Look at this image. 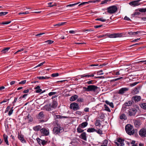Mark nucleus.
<instances>
[{"label": "nucleus", "mask_w": 146, "mask_h": 146, "mask_svg": "<svg viewBox=\"0 0 146 146\" xmlns=\"http://www.w3.org/2000/svg\"><path fill=\"white\" fill-rule=\"evenodd\" d=\"M47 143V141H46L44 140H42V141L41 142V144L43 146L45 145L46 143Z\"/></svg>", "instance_id": "55"}, {"label": "nucleus", "mask_w": 146, "mask_h": 146, "mask_svg": "<svg viewBox=\"0 0 146 146\" xmlns=\"http://www.w3.org/2000/svg\"><path fill=\"white\" fill-rule=\"evenodd\" d=\"M38 118L41 119L44 117V112L43 111H41L38 114Z\"/></svg>", "instance_id": "25"}, {"label": "nucleus", "mask_w": 146, "mask_h": 146, "mask_svg": "<svg viewBox=\"0 0 146 146\" xmlns=\"http://www.w3.org/2000/svg\"><path fill=\"white\" fill-rule=\"evenodd\" d=\"M3 137L4 141L6 143L7 145H9V144L7 139L8 137V136L5 134H4L3 135Z\"/></svg>", "instance_id": "16"}, {"label": "nucleus", "mask_w": 146, "mask_h": 146, "mask_svg": "<svg viewBox=\"0 0 146 146\" xmlns=\"http://www.w3.org/2000/svg\"><path fill=\"white\" fill-rule=\"evenodd\" d=\"M144 33V32H143V31H138L135 32H134L135 35L139 34L140 35L139 36H140V35H141V33Z\"/></svg>", "instance_id": "47"}, {"label": "nucleus", "mask_w": 146, "mask_h": 146, "mask_svg": "<svg viewBox=\"0 0 146 146\" xmlns=\"http://www.w3.org/2000/svg\"><path fill=\"white\" fill-rule=\"evenodd\" d=\"M120 118L121 120H125L127 119V117L124 114H121L120 116Z\"/></svg>", "instance_id": "28"}, {"label": "nucleus", "mask_w": 146, "mask_h": 146, "mask_svg": "<svg viewBox=\"0 0 146 146\" xmlns=\"http://www.w3.org/2000/svg\"><path fill=\"white\" fill-rule=\"evenodd\" d=\"M78 98V96L76 95H74L71 97L70 100V101H73L76 100Z\"/></svg>", "instance_id": "26"}, {"label": "nucleus", "mask_w": 146, "mask_h": 146, "mask_svg": "<svg viewBox=\"0 0 146 146\" xmlns=\"http://www.w3.org/2000/svg\"><path fill=\"white\" fill-rule=\"evenodd\" d=\"M80 137L82 139L86 141L87 140L86 134L85 132L82 133L80 135Z\"/></svg>", "instance_id": "14"}, {"label": "nucleus", "mask_w": 146, "mask_h": 146, "mask_svg": "<svg viewBox=\"0 0 146 146\" xmlns=\"http://www.w3.org/2000/svg\"><path fill=\"white\" fill-rule=\"evenodd\" d=\"M10 49V47H7L3 48L1 51V52L2 53H5L7 52Z\"/></svg>", "instance_id": "24"}, {"label": "nucleus", "mask_w": 146, "mask_h": 146, "mask_svg": "<svg viewBox=\"0 0 146 146\" xmlns=\"http://www.w3.org/2000/svg\"><path fill=\"white\" fill-rule=\"evenodd\" d=\"M104 107L105 108V110H106L107 111H108L110 112V110L109 108L108 107V106L106 104L104 105Z\"/></svg>", "instance_id": "45"}, {"label": "nucleus", "mask_w": 146, "mask_h": 146, "mask_svg": "<svg viewBox=\"0 0 146 146\" xmlns=\"http://www.w3.org/2000/svg\"><path fill=\"white\" fill-rule=\"evenodd\" d=\"M101 121L100 120H97L95 123V125L96 126H100L101 125Z\"/></svg>", "instance_id": "23"}, {"label": "nucleus", "mask_w": 146, "mask_h": 146, "mask_svg": "<svg viewBox=\"0 0 146 146\" xmlns=\"http://www.w3.org/2000/svg\"><path fill=\"white\" fill-rule=\"evenodd\" d=\"M125 130L127 133L129 135H133L135 133L133 126L130 124H127L125 126Z\"/></svg>", "instance_id": "1"}, {"label": "nucleus", "mask_w": 146, "mask_h": 146, "mask_svg": "<svg viewBox=\"0 0 146 146\" xmlns=\"http://www.w3.org/2000/svg\"><path fill=\"white\" fill-rule=\"evenodd\" d=\"M128 34L129 35H134V32H129L128 33Z\"/></svg>", "instance_id": "64"}, {"label": "nucleus", "mask_w": 146, "mask_h": 146, "mask_svg": "<svg viewBox=\"0 0 146 146\" xmlns=\"http://www.w3.org/2000/svg\"><path fill=\"white\" fill-rule=\"evenodd\" d=\"M95 131L98 134L102 135L103 134L102 131L100 129H98V130L96 129V131Z\"/></svg>", "instance_id": "40"}, {"label": "nucleus", "mask_w": 146, "mask_h": 146, "mask_svg": "<svg viewBox=\"0 0 146 146\" xmlns=\"http://www.w3.org/2000/svg\"><path fill=\"white\" fill-rule=\"evenodd\" d=\"M40 132L43 135H48L49 134V132L48 130L45 128H42L40 129Z\"/></svg>", "instance_id": "10"}, {"label": "nucleus", "mask_w": 146, "mask_h": 146, "mask_svg": "<svg viewBox=\"0 0 146 146\" xmlns=\"http://www.w3.org/2000/svg\"><path fill=\"white\" fill-rule=\"evenodd\" d=\"M17 98H15L14 100V101L13 102V106H14L16 102L17 101Z\"/></svg>", "instance_id": "60"}, {"label": "nucleus", "mask_w": 146, "mask_h": 146, "mask_svg": "<svg viewBox=\"0 0 146 146\" xmlns=\"http://www.w3.org/2000/svg\"><path fill=\"white\" fill-rule=\"evenodd\" d=\"M41 127L39 125L36 126L35 127H33V129L35 131H38L40 130V129H41Z\"/></svg>", "instance_id": "20"}, {"label": "nucleus", "mask_w": 146, "mask_h": 146, "mask_svg": "<svg viewBox=\"0 0 146 146\" xmlns=\"http://www.w3.org/2000/svg\"><path fill=\"white\" fill-rule=\"evenodd\" d=\"M94 30L93 29H85L83 30V32H85L86 31H94Z\"/></svg>", "instance_id": "46"}, {"label": "nucleus", "mask_w": 146, "mask_h": 146, "mask_svg": "<svg viewBox=\"0 0 146 146\" xmlns=\"http://www.w3.org/2000/svg\"><path fill=\"white\" fill-rule=\"evenodd\" d=\"M42 91V90L41 89H38L36 90L35 91V92L36 93H39L40 92Z\"/></svg>", "instance_id": "62"}, {"label": "nucleus", "mask_w": 146, "mask_h": 146, "mask_svg": "<svg viewBox=\"0 0 146 146\" xmlns=\"http://www.w3.org/2000/svg\"><path fill=\"white\" fill-rule=\"evenodd\" d=\"M36 140L37 141L38 143L40 145L41 143V142L42 141V140L40 139L39 138H36Z\"/></svg>", "instance_id": "50"}, {"label": "nucleus", "mask_w": 146, "mask_h": 146, "mask_svg": "<svg viewBox=\"0 0 146 146\" xmlns=\"http://www.w3.org/2000/svg\"><path fill=\"white\" fill-rule=\"evenodd\" d=\"M138 83H139V82H134V83H133L131 84L130 85V86L131 87H133V86H134L136 85H137Z\"/></svg>", "instance_id": "53"}, {"label": "nucleus", "mask_w": 146, "mask_h": 146, "mask_svg": "<svg viewBox=\"0 0 146 146\" xmlns=\"http://www.w3.org/2000/svg\"><path fill=\"white\" fill-rule=\"evenodd\" d=\"M18 137L19 139L23 143L26 142V141L24 139V137L22 135H18Z\"/></svg>", "instance_id": "17"}, {"label": "nucleus", "mask_w": 146, "mask_h": 146, "mask_svg": "<svg viewBox=\"0 0 146 146\" xmlns=\"http://www.w3.org/2000/svg\"><path fill=\"white\" fill-rule=\"evenodd\" d=\"M127 113L130 116H134L137 112V110L135 108H131L129 109Z\"/></svg>", "instance_id": "5"}, {"label": "nucleus", "mask_w": 146, "mask_h": 146, "mask_svg": "<svg viewBox=\"0 0 146 146\" xmlns=\"http://www.w3.org/2000/svg\"><path fill=\"white\" fill-rule=\"evenodd\" d=\"M11 22V21H8L3 22L1 23V24L3 25H7L8 24Z\"/></svg>", "instance_id": "48"}, {"label": "nucleus", "mask_w": 146, "mask_h": 146, "mask_svg": "<svg viewBox=\"0 0 146 146\" xmlns=\"http://www.w3.org/2000/svg\"><path fill=\"white\" fill-rule=\"evenodd\" d=\"M124 19V20H126V21H130L131 20L130 19L129 17H127V16H125V17Z\"/></svg>", "instance_id": "61"}, {"label": "nucleus", "mask_w": 146, "mask_h": 146, "mask_svg": "<svg viewBox=\"0 0 146 146\" xmlns=\"http://www.w3.org/2000/svg\"><path fill=\"white\" fill-rule=\"evenodd\" d=\"M75 113L79 115H81L82 114V112L80 111H77Z\"/></svg>", "instance_id": "51"}, {"label": "nucleus", "mask_w": 146, "mask_h": 146, "mask_svg": "<svg viewBox=\"0 0 146 146\" xmlns=\"http://www.w3.org/2000/svg\"><path fill=\"white\" fill-rule=\"evenodd\" d=\"M70 108L71 109L76 110L80 109V107L77 104L74 103L71 104L70 105Z\"/></svg>", "instance_id": "7"}, {"label": "nucleus", "mask_w": 146, "mask_h": 146, "mask_svg": "<svg viewBox=\"0 0 146 146\" xmlns=\"http://www.w3.org/2000/svg\"><path fill=\"white\" fill-rule=\"evenodd\" d=\"M133 103V102L131 101H129L127 102H125L124 105L126 106H129L131 105Z\"/></svg>", "instance_id": "29"}, {"label": "nucleus", "mask_w": 146, "mask_h": 146, "mask_svg": "<svg viewBox=\"0 0 146 146\" xmlns=\"http://www.w3.org/2000/svg\"><path fill=\"white\" fill-rule=\"evenodd\" d=\"M96 131V129L94 128H89L88 129L87 131L88 132H93Z\"/></svg>", "instance_id": "32"}, {"label": "nucleus", "mask_w": 146, "mask_h": 146, "mask_svg": "<svg viewBox=\"0 0 146 146\" xmlns=\"http://www.w3.org/2000/svg\"><path fill=\"white\" fill-rule=\"evenodd\" d=\"M139 134L141 137H146V128H142L139 131Z\"/></svg>", "instance_id": "6"}, {"label": "nucleus", "mask_w": 146, "mask_h": 146, "mask_svg": "<svg viewBox=\"0 0 146 146\" xmlns=\"http://www.w3.org/2000/svg\"><path fill=\"white\" fill-rule=\"evenodd\" d=\"M140 13L139 12H135L133 13V14L131 15L132 17H134L136 15H139L140 14Z\"/></svg>", "instance_id": "35"}, {"label": "nucleus", "mask_w": 146, "mask_h": 146, "mask_svg": "<svg viewBox=\"0 0 146 146\" xmlns=\"http://www.w3.org/2000/svg\"><path fill=\"white\" fill-rule=\"evenodd\" d=\"M56 117L57 118H67L68 117L67 116H64L60 115H56Z\"/></svg>", "instance_id": "36"}, {"label": "nucleus", "mask_w": 146, "mask_h": 146, "mask_svg": "<svg viewBox=\"0 0 146 146\" xmlns=\"http://www.w3.org/2000/svg\"><path fill=\"white\" fill-rule=\"evenodd\" d=\"M62 129V128L60 126L54 127L53 129V133L56 135L60 133V131Z\"/></svg>", "instance_id": "8"}, {"label": "nucleus", "mask_w": 146, "mask_h": 146, "mask_svg": "<svg viewBox=\"0 0 146 146\" xmlns=\"http://www.w3.org/2000/svg\"><path fill=\"white\" fill-rule=\"evenodd\" d=\"M13 109H11L9 111L8 113V115L9 116L11 115L13 113Z\"/></svg>", "instance_id": "56"}, {"label": "nucleus", "mask_w": 146, "mask_h": 146, "mask_svg": "<svg viewBox=\"0 0 146 146\" xmlns=\"http://www.w3.org/2000/svg\"><path fill=\"white\" fill-rule=\"evenodd\" d=\"M129 90V88H122L119 90L118 93L119 94L123 95L128 91Z\"/></svg>", "instance_id": "9"}, {"label": "nucleus", "mask_w": 146, "mask_h": 146, "mask_svg": "<svg viewBox=\"0 0 146 146\" xmlns=\"http://www.w3.org/2000/svg\"><path fill=\"white\" fill-rule=\"evenodd\" d=\"M124 141V140L120 138H119L117 140V141L120 143V145L121 146H122L124 145V144L123 143Z\"/></svg>", "instance_id": "18"}, {"label": "nucleus", "mask_w": 146, "mask_h": 146, "mask_svg": "<svg viewBox=\"0 0 146 146\" xmlns=\"http://www.w3.org/2000/svg\"><path fill=\"white\" fill-rule=\"evenodd\" d=\"M82 127L80 125H79L77 129V132L78 133H81L84 130L82 129Z\"/></svg>", "instance_id": "22"}, {"label": "nucleus", "mask_w": 146, "mask_h": 146, "mask_svg": "<svg viewBox=\"0 0 146 146\" xmlns=\"http://www.w3.org/2000/svg\"><path fill=\"white\" fill-rule=\"evenodd\" d=\"M59 75L58 73H53L51 74V76L53 77H55L58 76Z\"/></svg>", "instance_id": "44"}, {"label": "nucleus", "mask_w": 146, "mask_h": 146, "mask_svg": "<svg viewBox=\"0 0 146 146\" xmlns=\"http://www.w3.org/2000/svg\"><path fill=\"white\" fill-rule=\"evenodd\" d=\"M45 62H43L40 63V64H38L37 66H36L35 67L36 68V67H40V66H42L45 63Z\"/></svg>", "instance_id": "58"}, {"label": "nucleus", "mask_w": 146, "mask_h": 146, "mask_svg": "<svg viewBox=\"0 0 146 146\" xmlns=\"http://www.w3.org/2000/svg\"><path fill=\"white\" fill-rule=\"evenodd\" d=\"M54 41L52 40H48L46 41H45V42L47 43V44H51L53 43Z\"/></svg>", "instance_id": "42"}, {"label": "nucleus", "mask_w": 146, "mask_h": 146, "mask_svg": "<svg viewBox=\"0 0 146 146\" xmlns=\"http://www.w3.org/2000/svg\"><path fill=\"white\" fill-rule=\"evenodd\" d=\"M107 37L110 38H115L117 37H121L122 34L121 33H114L110 34H107Z\"/></svg>", "instance_id": "4"}, {"label": "nucleus", "mask_w": 146, "mask_h": 146, "mask_svg": "<svg viewBox=\"0 0 146 146\" xmlns=\"http://www.w3.org/2000/svg\"><path fill=\"white\" fill-rule=\"evenodd\" d=\"M27 119H29V122H30L32 121L33 119L32 117L30 115V114H29L27 117Z\"/></svg>", "instance_id": "31"}, {"label": "nucleus", "mask_w": 146, "mask_h": 146, "mask_svg": "<svg viewBox=\"0 0 146 146\" xmlns=\"http://www.w3.org/2000/svg\"><path fill=\"white\" fill-rule=\"evenodd\" d=\"M108 142V141L107 140H105L104 141L103 143L101 145V146H107V145Z\"/></svg>", "instance_id": "33"}, {"label": "nucleus", "mask_w": 146, "mask_h": 146, "mask_svg": "<svg viewBox=\"0 0 146 146\" xmlns=\"http://www.w3.org/2000/svg\"><path fill=\"white\" fill-rule=\"evenodd\" d=\"M50 77H47V76H38L37 78L39 80H44L46 79H48Z\"/></svg>", "instance_id": "27"}, {"label": "nucleus", "mask_w": 146, "mask_h": 146, "mask_svg": "<svg viewBox=\"0 0 146 146\" xmlns=\"http://www.w3.org/2000/svg\"><path fill=\"white\" fill-rule=\"evenodd\" d=\"M89 77H90V74H85L83 75L78 76V77L79 78L84 77L89 78Z\"/></svg>", "instance_id": "19"}, {"label": "nucleus", "mask_w": 146, "mask_h": 146, "mask_svg": "<svg viewBox=\"0 0 146 146\" xmlns=\"http://www.w3.org/2000/svg\"><path fill=\"white\" fill-rule=\"evenodd\" d=\"M45 108H46V110L48 111H50L51 110V109L50 108L46 106H45Z\"/></svg>", "instance_id": "63"}, {"label": "nucleus", "mask_w": 146, "mask_h": 146, "mask_svg": "<svg viewBox=\"0 0 146 146\" xmlns=\"http://www.w3.org/2000/svg\"><path fill=\"white\" fill-rule=\"evenodd\" d=\"M7 12H0V16L5 15L8 13Z\"/></svg>", "instance_id": "41"}, {"label": "nucleus", "mask_w": 146, "mask_h": 146, "mask_svg": "<svg viewBox=\"0 0 146 146\" xmlns=\"http://www.w3.org/2000/svg\"><path fill=\"white\" fill-rule=\"evenodd\" d=\"M56 94V92H50L48 93V95L49 96H51L52 95H55Z\"/></svg>", "instance_id": "54"}, {"label": "nucleus", "mask_w": 146, "mask_h": 146, "mask_svg": "<svg viewBox=\"0 0 146 146\" xmlns=\"http://www.w3.org/2000/svg\"><path fill=\"white\" fill-rule=\"evenodd\" d=\"M29 13L28 11H26L25 12H20L19 13V15L21 14H29Z\"/></svg>", "instance_id": "52"}, {"label": "nucleus", "mask_w": 146, "mask_h": 146, "mask_svg": "<svg viewBox=\"0 0 146 146\" xmlns=\"http://www.w3.org/2000/svg\"><path fill=\"white\" fill-rule=\"evenodd\" d=\"M80 3V2H79L78 3H74V4H69V5H67L66 6V7H72Z\"/></svg>", "instance_id": "39"}, {"label": "nucleus", "mask_w": 146, "mask_h": 146, "mask_svg": "<svg viewBox=\"0 0 146 146\" xmlns=\"http://www.w3.org/2000/svg\"><path fill=\"white\" fill-rule=\"evenodd\" d=\"M141 99L140 96H134L132 98V100L134 101L135 102L140 101Z\"/></svg>", "instance_id": "12"}, {"label": "nucleus", "mask_w": 146, "mask_h": 146, "mask_svg": "<svg viewBox=\"0 0 146 146\" xmlns=\"http://www.w3.org/2000/svg\"><path fill=\"white\" fill-rule=\"evenodd\" d=\"M134 123L135 126L136 127H138L141 124L140 121L138 119L135 120L134 121Z\"/></svg>", "instance_id": "15"}, {"label": "nucleus", "mask_w": 146, "mask_h": 146, "mask_svg": "<svg viewBox=\"0 0 146 146\" xmlns=\"http://www.w3.org/2000/svg\"><path fill=\"white\" fill-rule=\"evenodd\" d=\"M88 123L87 122H83L79 125L82 128H84L86 127L88 125Z\"/></svg>", "instance_id": "21"}, {"label": "nucleus", "mask_w": 146, "mask_h": 146, "mask_svg": "<svg viewBox=\"0 0 146 146\" xmlns=\"http://www.w3.org/2000/svg\"><path fill=\"white\" fill-rule=\"evenodd\" d=\"M139 11L140 12L143 13L145 12H146V8L139 9Z\"/></svg>", "instance_id": "43"}, {"label": "nucleus", "mask_w": 146, "mask_h": 146, "mask_svg": "<svg viewBox=\"0 0 146 146\" xmlns=\"http://www.w3.org/2000/svg\"><path fill=\"white\" fill-rule=\"evenodd\" d=\"M111 0H104L102 1L100 3L101 5H102L103 4H106L107 3V2H110Z\"/></svg>", "instance_id": "37"}, {"label": "nucleus", "mask_w": 146, "mask_h": 146, "mask_svg": "<svg viewBox=\"0 0 146 146\" xmlns=\"http://www.w3.org/2000/svg\"><path fill=\"white\" fill-rule=\"evenodd\" d=\"M57 106V102L55 101H53L52 104H50L49 107L52 108H56Z\"/></svg>", "instance_id": "13"}, {"label": "nucleus", "mask_w": 146, "mask_h": 146, "mask_svg": "<svg viewBox=\"0 0 146 146\" xmlns=\"http://www.w3.org/2000/svg\"><path fill=\"white\" fill-rule=\"evenodd\" d=\"M105 103L108 105H109L112 108H113V103L112 102H110L107 100L105 101Z\"/></svg>", "instance_id": "30"}, {"label": "nucleus", "mask_w": 146, "mask_h": 146, "mask_svg": "<svg viewBox=\"0 0 146 146\" xmlns=\"http://www.w3.org/2000/svg\"><path fill=\"white\" fill-rule=\"evenodd\" d=\"M26 80H24L21 81V82L19 83V84H24L26 82Z\"/></svg>", "instance_id": "59"}, {"label": "nucleus", "mask_w": 146, "mask_h": 146, "mask_svg": "<svg viewBox=\"0 0 146 146\" xmlns=\"http://www.w3.org/2000/svg\"><path fill=\"white\" fill-rule=\"evenodd\" d=\"M83 88L85 89V91H93L95 92L98 88V87L97 86L94 85H90L88 86L87 88L84 87Z\"/></svg>", "instance_id": "2"}, {"label": "nucleus", "mask_w": 146, "mask_h": 146, "mask_svg": "<svg viewBox=\"0 0 146 146\" xmlns=\"http://www.w3.org/2000/svg\"><path fill=\"white\" fill-rule=\"evenodd\" d=\"M141 0H138L131 2L129 3V4L131 6H138L140 4L139 3V1Z\"/></svg>", "instance_id": "11"}, {"label": "nucleus", "mask_w": 146, "mask_h": 146, "mask_svg": "<svg viewBox=\"0 0 146 146\" xmlns=\"http://www.w3.org/2000/svg\"><path fill=\"white\" fill-rule=\"evenodd\" d=\"M96 20L100 21L102 22H105L106 21V19H103L102 18H98L96 19Z\"/></svg>", "instance_id": "49"}, {"label": "nucleus", "mask_w": 146, "mask_h": 146, "mask_svg": "<svg viewBox=\"0 0 146 146\" xmlns=\"http://www.w3.org/2000/svg\"><path fill=\"white\" fill-rule=\"evenodd\" d=\"M141 107L145 110H146V103H142L140 104Z\"/></svg>", "instance_id": "34"}, {"label": "nucleus", "mask_w": 146, "mask_h": 146, "mask_svg": "<svg viewBox=\"0 0 146 146\" xmlns=\"http://www.w3.org/2000/svg\"><path fill=\"white\" fill-rule=\"evenodd\" d=\"M107 12L110 14L114 13L117 11V7L115 5L111 6L107 9Z\"/></svg>", "instance_id": "3"}, {"label": "nucleus", "mask_w": 146, "mask_h": 146, "mask_svg": "<svg viewBox=\"0 0 146 146\" xmlns=\"http://www.w3.org/2000/svg\"><path fill=\"white\" fill-rule=\"evenodd\" d=\"M134 94H137L139 92V91L138 90V88H135L133 90L132 92Z\"/></svg>", "instance_id": "38"}, {"label": "nucleus", "mask_w": 146, "mask_h": 146, "mask_svg": "<svg viewBox=\"0 0 146 146\" xmlns=\"http://www.w3.org/2000/svg\"><path fill=\"white\" fill-rule=\"evenodd\" d=\"M86 3H88V2H84L82 3H81L79 4L78 5V6H80L82 5H83Z\"/></svg>", "instance_id": "57"}]
</instances>
